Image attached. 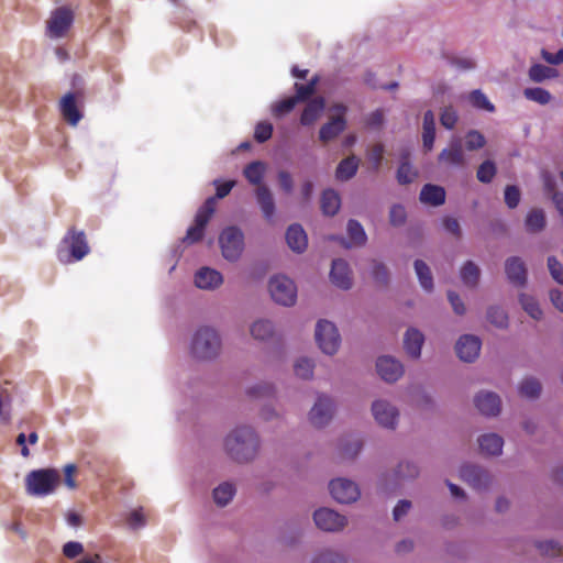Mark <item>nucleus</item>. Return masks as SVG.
I'll list each match as a JSON object with an SVG mask.
<instances>
[{
    "instance_id": "obj_1",
    "label": "nucleus",
    "mask_w": 563,
    "mask_h": 563,
    "mask_svg": "<svg viewBox=\"0 0 563 563\" xmlns=\"http://www.w3.org/2000/svg\"><path fill=\"white\" fill-rule=\"evenodd\" d=\"M224 446L234 461L249 462L255 457L260 441L252 428L241 427L227 437Z\"/></svg>"
},
{
    "instance_id": "obj_2",
    "label": "nucleus",
    "mask_w": 563,
    "mask_h": 563,
    "mask_svg": "<svg viewBox=\"0 0 563 563\" xmlns=\"http://www.w3.org/2000/svg\"><path fill=\"white\" fill-rule=\"evenodd\" d=\"M221 349V340L216 330L209 327L199 328L191 342V353L199 360L216 357Z\"/></svg>"
},
{
    "instance_id": "obj_3",
    "label": "nucleus",
    "mask_w": 563,
    "mask_h": 563,
    "mask_svg": "<svg viewBox=\"0 0 563 563\" xmlns=\"http://www.w3.org/2000/svg\"><path fill=\"white\" fill-rule=\"evenodd\" d=\"M59 481V473L54 468L35 470L26 475V492L32 496H46L55 490Z\"/></svg>"
},
{
    "instance_id": "obj_4",
    "label": "nucleus",
    "mask_w": 563,
    "mask_h": 563,
    "mask_svg": "<svg viewBox=\"0 0 563 563\" xmlns=\"http://www.w3.org/2000/svg\"><path fill=\"white\" fill-rule=\"evenodd\" d=\"M219 243L223 257L235 262L244 250L243 232L236 227H229L221 232Z\"/></svg>"
},
{
    "instance_id": "obj_5",
    "label": "nucleus",
    "mask_w": 563,
    "mask_h": 563,
    "mask_svg": "<svg viewBox=\"0 0 563 563\" xmlns=\"http://www.w3.org/2000/svg\"><path fill=\"white\" fill-rule=\"evenodd\" d=\"M74 12L68 7H59L52 11L46 22V35L49 38L66 36L74 23Z\"/></svg>"
},
{
    "instance_id": "obj_6",
    "label": "nucleus",
    "mask_w": 563,
    "mask_h": 563,
    "mask_svg": "<svg viewBox=\"0 0 563 563\" xmlns=\"http://www.w3.org/2000/svg\"><path fill=\"white\" fill-rule=\"evenodd\" d=\"M269 292L273 300L283 306H292L297 299L295 283L284 275H276L269 280Z\"/></svg>"
},
{
    "instance_id": "obj_7",
    "label": "nucleus",
    "mask_w": 563,
    "mask_h": 563,
    "mask_svg": "<svg viewBox=\"0 0 563 563\" xmlns=\"http://www.w3.org/2000/svg\"><path fill=\"white\" fill-rule=\"evenodd\" d=\"M216 211V199L208 198L205 203L198 209L195 217V224L191 225L184 238V242L196 243L203 236L206 225Z\"/></svg>"
},
{
    "instance_id": "obj_8",
    "label": "nucleus",
    "mask_w": 563,
    "mask_h": 563,
    "mask_svg": "<svg viewBox=\"0 0 563 563\" xmlns=\"http://www.w3.org/2000/svg\"><path fill=\"white\" fill-rule=\"evenodd\" d=\"M316 341L323 353L333 355L340 346L341 338L332 322L320 320L316 327Z\"/></svg>"
},
{
    "instance_id": "obj_9",
    "label": "nucleus",
    "mask_w": 563,
    "mask_h": 563,
    "mask_svg": "<svg viewBox=\"0 0 563 563\" xmlns=\"http://www.w3.org/2000/svg\"><path fill=\"white\" fill-rule=\"evenodd\" d=\"M63 243L67 246L70 260L81 261L89 252L90 247L84 231L70 228L63 239Z\"/></svg>"
},
{
    "instance_id": "obj_10",
    "label": "nucleus",
    "mask_w": 563,
    "mask_h": 563,
    "mask_svg": "<svg viewBox=\"0 0 563 563\" xmlns=\"http://www.w3.org/2000/svg\"><path fill=\"white\" fill-rule=\"evenodd\" d=\"M329 489L331 496L341 504L354 503L360 497L357 485L346 478H336L330 482Z\"/></svg>"
},
{
    "instance_id": "obj_11",
    "label": "nucleus",
    "mask_w": 563,
    "mask_h": 563,
    "mask_svg": "<svg viewBox=\"0 0 563 563\" xmlns=\"http://www.w3.org/2000/svg\"><path fill=\"white\" fill-rule=\"evenodd\" d=\"M313 520L318 528L324 531H338L346 526V518L329 508H320L314 511Z\"/></svg>"
},
{
    "instance_id": "obj_12",
    "label": "nucleus",
    "mask_w": 563,
    "mask_h": 563,
    "mask_svg": "<svg viewBox=\"0 0 563 563\" xmlns=\"http://www.w3.org/2000/svg\"><path fill=\"white\" fill-rule=\"evenodd\" d=\"M334 411V405L333 401L324 396L321 395L317 398V401L309 413L310 422L317 427L321 428L325 426L333 416Z\"/></svg>"
},
{
    "instance_id": "obj_13",
    "label": "nucleus",
    "mask_w": 563,
    "mask_h": 563,
    "mask_svg": "<svg viewBox=\"0 0 563 563\" xmlns=\"http://www.w3.org/2000/svg\"><path fill=\"white\" fill-rule=\"evenodd\" d=\"M372 412L376 422L388 429H395L399 412L396 407L384 400H376L372 405Z\"/></svg>"
},
{
    "instance_id": "obj_14",
    "label": "nucleus",
    "mask_w": 563,
    "mask_h": 563,
    "mask_svg": "<svg viewBox=\"0 0 563 563\" xmlns=\"http://www.w3.org/2000/svg\"><path fill=\"white\" fill-rule=\"evenodd\" d=\"M481 346L482 342L477 336L464 334L456 342L455 350L460 360L471 363L478 357Z\"/></svg>"
},
{
    "instance_id": "obj_15",
    "label": "nucleus",
    "mask_w": 563,
    "mask_h": 563,
    "mask_svg": "<svg viewBox=\"0 0 563 563\" xmlns=\"http://www.w3.org/2000/svg\"><path fill=\"white\" fill-rule=\"evenodd\" d=\"M78 97L81 98L82 95L80 92H68L59 102V110L64 120L73 126L77 125L82 118V113L77 106Z\"/></svg>"
},
{
    "instance_id": "obj_16",
    "label": "nucleus",
    "mask_w": 563,
    "mask_h": 563,
    "mask_svg": "<svg viewBox=\"0 0 563 563\" xmlns=\"http://www.w3.org/2000/svg\"><path fill=\"white\" fill-rule=\"evenodd\" d=\"M378 375L388 383L398 380L404 374L402 364L390 356H382L376 362Z\"/></svg>"
},
{
    "instance_id": "obj_17",
    "label": "nucleus",
    "mask_w": 563,
    "mask_h": 563,
    "mask_svg": "<svg viewBox=\"0 0 563 563\" xmlns=\"http://www.w3.org/2000/svg\"><path fill=\"white\" fill-rule=\"evenodd\" d=\"M505 273L508 280L517 286L523 287L527 283V268L519 256H511L505 262Z\"/></svg>"
},
{
    "instance_id": "obj_18",
    "label": "nucleus",
    "mask_w": 563,
    "mask_h": 563,
    "mask_svg": "<svg viewBox=\"0 0 563 563\" xmlns=\"http://www.w3.org/2000/svg\"><path fill=\"white\" fill-rule=\"evenodd\" d=\"M460 477L475 489L486 488L489 484L488 473L476 465H464L461 468Z\"/></svg>"
},
{
    "instance_id": "obj_19",
    "label": "nucleus",
    "mask_w": 563,
    "mask_h": 563,
    "mask_svg": "<svg viewBox=\"0 0 563 563\" xmlns=\"http://www.w3.org/2000/svg\"><path fill=\"white\" fill-rule=\"evenodd\" d=\"M478 411L487 417L497 416L500 412L501 401L497 394L492 391H482L474 399Z\"/></svg>"
},
{
    "instance_id": "obj_20",
    "label": "nucleus",
    "mask_w": 563,
    "mask_h": 563,
    "mask_svg": "<svg viewBox=\"0 0 563 563\" xmlns=\"http://www.w3.org/2000/svg\"><path fill=\"white\" fill-rule=\"evenodd\" d=\"M330 279L333 285L341 289H350L352 286V277L351 269L349 264L342 260H333L331 271H330Z\"/></svg>"
},
{
    "instance_id": "obj_21",
    "label": "nucleus",
    "mask_w": 563,
    "mask_h": 563,
    "mask_svg": "<svg viewBox=\"0 0 563 563\" xmlns=\"http://www.w3.org/2000/svg\"><path fill=\"white\" fill-rule=\"evenodd\" d=\"M339 111H341V114L331 118L329 122L323 124L319 132V137L323 142H328L336 137L341 132L344 131L346 126V121L343 117V113L345 112L346 108L342 104L335 107Z\"/></svg>"
},
{
    "instance_id": "obj_22",
    "label": "nucleus",
    "mask_w": 563,
    "mask_h": 563,
    "mask_svg": "<svg viewBox=\"0 0 563 563\" xmlns=\"http://www.w3.org/2000/svg\"><path fill=\"white\" fill-rule=\"evenodd\" d=\"M222 283L221 273L210 267H202L195 275V285L200 289H214Z\"/></svg>"
},
{
    "instance_id": "obj_23",
    "label": "nucleus",
    "mask_w": 563,
    "mask_h": 563,
    "mask_svg": "<svg viewBox=\"0 0 563 563\" xmlns=\"http://www.w3.org/2000/svg\"><path fill=\"white\" fill-rule=\"evenodd\" d=\"M288 246L297 253H302L308 246V239L300 224H291L286 232Z\"/></svg>"
},
{
    "instance_id": "obj_24",
    "label": "nucleus",
    "mask_w": 563,
    "mask_h": 563,
    "mask_svg": "<svg viewBox=\"0 0 563 563\" xmlns=\"http://www.w3.org/2000/svg\"><path fill=\"white\" fill-rule=\"evenodd\" d=\"M423 342V334L419 330L410 328L407 330L405 334L404 347L410 357L418 358L421 354V347Z\"/></svg>"
},
{
    "instance_id": "obj_25",
    "label": "nucleus",
    "mask_w": 563,
    "mask_h": 563,
    "mask_svg": "<svg viewBox=\"0 0 563 563\" xmlns=\"http://www.w3.org/2000/svg\"><path fill=\"white\" fill-rule=\"evenodd\" d=\"M255 194L264 218L271 222L275 213V202L271 190L267 186H258Z\"/></svg>"
},
{
    "instance_id": "obj_26",
    "label": "nucleus",
    "mask_w": 563,
    "mask_h": 563,
    "mask_svg": "<svg viewBox=\"0 0 563 563\" xmlns=\"http://www.w3.org/2000/svg\"><path fill=\"white\" fill-rule=\"evenodd\" d=\"M420 200L431 206H441L445 201V190L440 186L427 184L420 191Z\"/></svg>"
},
{
    "instance_id": "obj_27",
    "label": "nucleus",
    "mask_w": 563,
    "mask_h": 563,
    "mask_svg": "<svg viewBox=\"0 0 563 563\" xmlns=\"http://www.w3.org/2000/svg\"><path fill=\"white\" fill-rule=\"evenodd\" d=\"M482 453L486 455H499L503 450L504 440L496 433L484 434L478 439Z\"/></svg>"
},
{
    "instance_id": "obj_28",
    "label": "nucleus",
    "mask_w": 563,
    "mask_h": 563,
    "mask_svg": "<svg viewBox=\"0 0 563 563\" xmlns=\"http://www.w3.org/2000/svg\"><path fill=\"white\" fill-rule=\"evenodd\" d=\"M439 161L444 162L450 165H463L464 164V153L462 148V144L460 140H454L451 142L449 148H444L440 155Z\"/></svg>"
},
{
    "instance_id": "obj_29",
    "label": "nucleus",
    "mask_w": 563,
    "mask_h": 563,
    "mask_svg": "<svg viewBox=\"0 0 563 563\" xmlns=\"http://www.w3.org/2000/svg\"><path fill=\"white\" fill-rule=\"evenodd\" d=\"M323 109V98L319 97L310 100L301 113L300 123L302 125H311L319 118Z\"/></svg>"
},
{
    "instance_id": "obj_30",
    "label": "nucleus",
    "mask_w": 563,
    "mask_h": 563,
    "mask_svg": "<svg viewBox=\"0 0 563 563\" xmlns=\"http://www.w3.org/2000/svg\"><path fill=\"white\" fill-rule=\"evenodd\" d=\"M418 176V172L409 163V152L401 154V162L397 169V180L401 185L412 183Z\"/></svg>"
},
{
    "instance_id": "obj_31",
    "label": "nucleus",
    "mask_w": 563,
    "mask_h": 563,
    "mask_svg": "<svg viewBox=\"0 0 563 563\" xmlns=\"http://www.w3.org/2000/svg\"><path fill=\"white\" fill-rule=\"evenodd\" d=\"M341 206L339 194L333 189H325L321 196V210L325 216H334Z\"/></svg>"
},
{
    "instance_id": "obj_32",
    "label": "nucleus",
    "mask_w": 563,
    "mask_h": 563,
    "mask_svg": "<svg viewBox=\"0 0 563 563\" xmlns=\"http://www.w3.org/2000/svg\"><path fill=\"white\" fill-rule=\"evenodd\" d=\"M358 163L360 161L355 156H349L342 159L336 167L335 177L339 180L351 179L357 172Z\"/></svg>"
},
{
    "instance_id": "obj_33",
    "label": "nucleus",
    "mask_w": 563,
    "mask_h": 563,
    "mask_svg": "<svg viewBox=\"0 0 563 563\" xmlns=\"http://www.w3.org/2000/svg\"><path fill=\"white\" fill-rule=\"evenodd\" d=\"M435 137V123H434V114L431 110L424 112L423 115V132H422V141L423 147L427 151H430L433 147Z\"/></svg>"
},
{
    "instance_id": "obj_34",
    "label": "nucleus",
    "mask_w": 563,
    "mask_h": 563,
    "mask_svg": "<svg viewBox=\"0 0 563 563\" xmlns=\"http://www.w3.org/2000/svg\"><path fill=\"white\" fill-rule=\"evenodd\" d=\"M265 164L260 161L252 162L247 164L243 170L244 177L252 185L263 186L262 180L265 175Z\"/></svg>"
},
{
    "instance_id": "obj_35",
    "label": "nucleus",
    "mask_w": 563,
    "mask_h": 563,
    "mask_svg": "<svg viewBox=\"0 0 563 563\" xmlns=\"http://www.w3.org/2000/svg\"><path fill=\"white\" fill-rule=\"evenodd\" d=\"M559 76V71L555 68L534 64L529 69V77L534 82H541L545 79L555 78Z\"/></svg>"
},
{
    "instance_id": "obj_36",
    "label": "nucleus",
    "mask_w": 563,
    "mask_h": 563,
    "mask_svg": "<svg viewBox=\"0 0 563 563\" xmlns=\"http://www.w3.org/2000/svg\"><path fill=\"white\" fill-rule=\"evenodd\" d=\"M526 229L531 233H537L545 227V216L543 210L533 209L526 217Z\"/></svg>"
},
{
    "instance_id": "obj_37",
    "label": "nucleus",
    "mask_w": 563,
    "mask_h": 563,
    "mask_svg": "<svg viewBox=\"0 0 563 563\" xmlns=\"http://www.w3.org/2000/svg\"><path fill=\"white\" fill-rule=\"evenodd\" d=\"M319 82V77H312L307 84H295L296 95L292 96L298 102H303L308 100L316 91L317 85Z\"/></svg>"
},
{
    "instance_id": "obj_38",
    "label": "nucleus",
    "mask_w": 563,
    "mask_h": 563,
    "mask_svg": "<svg viewBox=\"0 0 563 563\" xmlns=\"http://www.w3.org/2000/svg\"><path fill=\"white\" fill-rule=\"evenodd\" d=\"M415 271L421 287L427 291H431L433 289V278L429 266L423 261L417 260L415 262Z\"/></svg>"
},
{
    "instance_id": "obj_39",
    "label": "nucleus",
    "mask_w": 563,
    "mask_h": 563,
    "mask_svg": "<svg viewBox=\"0 0 563 563\" xmlns=\"http://www.w3.org/2000/svg\"><path fill=\"white\" fill-rule=\"evenodd\" d=\"M235 494V487L231 483H222L213 489V499L217 505H228Z\"/></svg>"
},
{
    "instance_id": "obj_40",
    "label": "nucleus",
    "mask_w": 563,
    "mask_h": 563,
    "mask_svg": "<svg viewBox=\"0 0 563 563\" xmlns=\"http://www.w3.org/2000/svg\"><path fill=\"white\" fill-rule=\"evenodd\" d=\"M461 279L467 287H475L479 279V268L472 261H467L461 268Z\"/></svg>"
},
{
    "instance_id": "obj_41",
    "label": "nucleus",
    "mask_w": 563,
    "mask_h": 563,
    "mask_svg": "<svg viewBox=\"0 0 563 563\" xmlns=\"http://www.w3.org/2000/svg\"><path fill=\"white\" fill-rule=\"evenodd\" d=\"M274 333L273 324L268 320H258L251 327V334L256 340H267Z\"/></svg>"
},
{
    "instance_id": "obj_42",
    "label": "nucleus",
    "mask_w": 563,
    "mask_h": 563,
    "mask_svg": "<svg viewBox=\"0 0 563 563\" xmlns=\"http://www.w3.org/2000/svg\"><path fill=\"white\" fill-rule=\"evenodd\" d=\"M519 393L527 398H538L541 393V384L536 378H526L519 386Z\"/></svg>"
},
{
    "instance_id": "obj_43",
    "label": "nucleus",
    "mask_w": 563,
    "mask_h": 563,
    "mask_svg": "<svg viewBox=\"0 0 563 563\" xmlns=\"http://www.w3.org/2000/svg\"><path fill=\"white\" fill-rule=\"evenodd\" d=\"M347 234L353 245H363L366 242L365 231L356 220L349 221Z\"/></svg>"
},
{
    "instance_id": "obj_44",
    "label": "nucleus",
    "mask_w": 563,
    "mask_h": 563,
    "mask_svg": "<svg viewBox=\"0 0 563 563\" xmlns=\"http://www.w3.org/2000/svg\"><path fill=\"white\" fill-rule=\"evenodd\" d=\"M520 303L523 310L534 320H539L542 316V310L539 307L538 301L529 295L522 294L520 295Z\"/></svg>"
},
{
    "instance_id": "obj_45",
    "label": "nucleus",
    "mask_w": 563,
    "mask_h": 563,
    "mask_svg": "<svg viewBox=\"0 0 563 563\" xmlns=\"http://www.w3.org/2000/svg\"><path fill=\"white\" fill-rule=\"evenodd\" d=\"M523 96L528 100L534 101L540 104H547L551 100V93L541 87L526 88L523 90Z\"/></svg>"
},
{
    "instance_id": "obj_46",
    "label": "nucleus",
    "mask_w": 563,
    "mask_h": 563,
    "mask_svg": "<svg viewBox=\"0 0 563 563\" xmlns=\"http://www.w3.org/2000/svg\"><path fill=\"white\" fill-rule=\"evenodd\" d=\"M470 102L473 107L493 112L495 110L494 104L487 99V97L481 90H473L470 93Z\"/></svg>"
},
{
    "instance_id": "obj_47",
    "label": "nucleus",
    "mask_w": 563,
    "mask_h": 563,
    "mask_svg": "<svg viewBox=\"0 0 563 563\" xmlns=\"http://www.w3.org/2000/svg\"><path fill=\"white\" fill-rule=\"evenodd\" d=\"M496 166L492 161H485L477 169L476 177L481 183L488 184L496 175Z\"/></svg>"
},
{
    "instance_id": "obj_48",
    "label": "nucleus",
    "mask_w": 563,
    "mask_h": 563,
    "mask_svg": "<svg viewBox=\"0 0 563 563\" xmlns=\"http://www.w3.org/2000/svg\"><path fill=\"white\" fill-rule=\"evenodd\" d=\"M487 319L492 324L498 328H505L508 323L507 313L499 307H490L487 311Z\"/></svg>"
},
{
    "instance_id": "obj_49",
    "label": "nucleus",
    "mask_w": 563,
    "mask_h": 563,
    "mask_svg": "<svg viewBox=\"0 0 563 563\" xmlns=\"http://www.w3.org/2000/svg\"><path fill=\"white\" fill-rule=\"evenodd\" d=\"M294 367H295V374L298 377H300L302 379H309L312 377L314 365L309 358H306V357L299 358L295 363Z\"/></svg>"
},
{
    "instance_id": "obj_50",
    "label": "nucleus",
    "mask_w": 563,
    "mask_h": 563,
    "mask_svg": "<svg viewBox=\"0 0 563 563\" xmlns=\"http://www.w3.org/2000/svg\"><path fill=\"white\" fill-rule=\"evenodd\" d=\"M273 125L269 122H258L254 130V139L258 143H264L272 137Z\"/></svg>"
},
{
    "instance_id": "obj_51",
    "label": "nucleus",
    "mask_w": 563,
    "mask_h": 563,
    "mask_svg": "<svg viewBox=\"0 0 563 563\" xmlns=\"http://www.w3.org/2000/svg\"><path fill=\"white\" fill-rule=\"evenodd\" d=\"M297 103L299 102L294 97L283 99L273 107V114L275 117L287 114L296 107Z\"/></svg>"
},
{
    "instance_id": "obj_52",
    "label": "nucleus",
    "mask_w": 563,
    "mask_h": 563,
    "mask_svg": "<svg viewBox=\"0 0 563 563\" xmlns=\"http://www.w3.org/2000/svg\"><path fill=\"white\" fill-rule=\"evenodd\" d=\"M548 268L551 277L560 285H563V265L555 256L548 257Z\"/></svg>"
},
{
    "instance_id": "obj_53",
    "label": "nucleus",
    "mask_w": 563,
    "mask_h": 563,
    "mask_svg": "<svg viewBox=\"0 0 563 563\" xmlns=\"http://www.w3.org/2000/svg\"><path fill=\"white\" fill-rule=\"evenodd\" d=\"M465 141H466V148L468 151H475V150L482 148L485 145L484 135L475 130H472L466 134Z\"/></svg>"
},
{
    "instance_id": "obj_54",
    "label": "nucleus",
    "mask_w": 563,
    "mask_h": 563,
    "mask_svg": "<svg viewBox=\"0 0 563 563\" xmlns=\"http://www.w3.org/2000/svg\"><path fill=\"white\" fill-rule=\"evenodd\" d=\"M457 121V113L452 107H446L442 110L440 115L441 124L451 130L455 126Z\"/></svg>"
},
{
    "instance_id": "obj_55",
    "label": "nucleus",
    "mask_w": 563,
    "mask_h": 563,
    "mask_svg": "<svg viewBox=\"0 0 563 563\" xmlns=\"http://www.w3.org/2000/svg\"><path fill=\"white\" fill-rule=\"evenodd\" d=\"M384 156V146L380 143H377L372 146L368 153V159L373 164V169L377 172L382 165Z\"/></svg>"
},
{
    "instance_id": "obj_56",
    "label": "nucleus",
    "mask_w": 563,
    "mask_h": 563,
    "mask_svg": "<svg viewBox=\"0 0 563 563\" xmlns=\"http://www.w3.org/2000/svg\"><path fill=\"white\" fill-rule=\"evenodd\" d=\"M311 563H345V560L335 552L324 551L316 555Z\"/></svg>"
},
{
    "instance_id": "obj_57",
    "label": "nucleus",
    "mask_w": 563,
    "mask_h": 563,
    "mask_svg": "<svg viewBox=\"0 0 563 563\" xmlns=\"http://www.w3.org/2000/svg\"><path fill=\"white\" fill-rule=\"evenodd\" d=\"M520 201V191L517 186L508 185L505 189V202L510 208L514 209L519 205Z\"/></svg>"
},
{
    "instance_id": "obj_58",
    "label": "nucleus",
    "mask_w": 563,
    "mask_h": 563,
    "mask_svg": "<svg viewBox=\"0 0 563 563\" xmlns=\"http://www.w3.org/2000/svg\"><path fill=\"white\" fill-rule=\"evenodd\" d=\"M407 218L406 210L401 205H394L389 211V220L393 225H401Z\"/></svg>"
},
{
    "instance_id": "obj_59",
    "label": "nucleus",
    "mask_w": 563,
    "mask_h": 563,
    "mask_svg": "<svg viewBox=\"0 0 563 563\" xmlns=\"http://www.w3.org/2000/svg\"><path fill=\"white\" fill-rule=\"evenodd\" d=\"M396 473L400 478H413L418 475L419 471L416 464L405 462L398 465Z\"/></svg>"
},
{
    "instance_id": "obj_60",
    "label": "nucleus",
    "mask_w": 563,
    "mask_h": 563,
    "mask_svg": "<svg viewBox=\"0 0 563 563\" xmlns=\"http://www.w3.org/2000/svg\"><path fill=\"white\" fill-rule=\"evenodd\" d=\"M537 548L543 555L555 556L561 553L559 544L551 540L538 542Z\"/></svg>"
},
{
    "instance_id": "obj_61",
    "label": "nucleus",
    "mask_w": 563,
    "mask_h": 563,
    "mask_svg": "<svg viewBox=\"0 0 563 563\" xmlns=\"http://www.w3.org/2000/svg\"><path fill=\"white\" fill-rule=\"evenodd\" d=\"M84 552V547L80 542L69 541L63 547V554L67 559H75Z\"/></svg>"
},
{
    "instance_id": "obj_62",
    "label": "nucleus",
    "mask_w": 563,
    "mask_h": 563,
    "mask_svg": "<svg viewBox=\"0 0 563 563\" xmlns=\"http://www.w3.org/2000/svg\"><path fill=\"white\" fill-rule=\"evenodd\" d=\"M373 278L379 284H386L388 280V272L385 265L378 262L373 263L372 269Z\"/></svg>"
},
{
    "instance_id": "obj_63",
    "label": "nucleus",
    "mask_w": 563,
    "mask_h": 563,
    "mask_svg": "<svg viewBox=\"0 0 563 563\" xmlns=\"http://www.w3.org/2000/svg\"><path fill=\"white\" fill-rule=\"evenodd\" d=\"M249 394L253 397H268L274 394V387L271 384H258L249 389Z\"/></svg>"
},
{
    "instance_id": "obj_64",
    "label": "nucleus",
    "mask_w": 563,
    "mask_h": 563,
    "mask_svg": "<svg viewBox=\"0 0 563 563\" xmlns=\"http://www.w3.org/2000/svg\"><path fill=\"white\" fill-rule=\"evenodd\" d=\"M216 185V197H213L214 199L218 198V199H222L224 197H227L230 191L232 190V188L234 187L235 185V181L234 180H228V181H219V180H214L213 183Z\"/></svg>"
}]
</instances>
